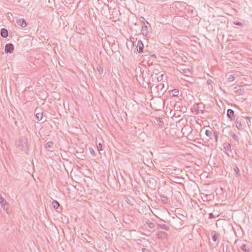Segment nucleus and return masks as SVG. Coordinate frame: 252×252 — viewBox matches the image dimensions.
<instances>
[{
  "label": "nucleus",
  "mask_w": 252,
  "mask_h": 252,
  "mask_svg": "<svg viewBox=\"0 0 252 252\" xmlns=\"http://www.w3.org/2000/svg\"><path fill=\"white\" fill-rule=\"evenodd\" d=\"M171 223L172 226L176 229H180L183 225V221L177 216L172 218Z\"/></svg>",
  "instance_id": "f257e3e1"
},
{
  "label": "nucleus",
  "mask_w": 252,
  "mask_h": 252,
  "mask_svg": "<svg viewBox=\"0 0 252 252\" xmlns=\"http://www.w3.org/2000/svg\"><path fill=\"white\" fill-rule=\"evenodd\" d=\"M143 19L144 20L142 21V22L144 24V26L142 27L141 32L143 35L146 36L148 35L149 32V30L151 29V25L143 18Z\"/></svg>",
  "instance_id": "f03ea898"
},
{
  "label": "nucleus",
  "mask_w": 252,
  "mask_h": 252,
  "mask_svg": "<svg viewBox=\"0 0 252 252\" xmlns=\"http://www.w3.org/2000/svg\"><path fill=\"white\" fill-rule=\"evenodd\" d=\"M236 126L238 130H243L245 127L244 118L237 117L236 119Z\"/></svg>",
  "instance_id": "7ed1b4c3"
},
{
  "label": "nucleus",
  "mask_w": 252,
  "mask_h": 252,
  "mask_svg": "<svg viewBox=\"0 0 252 252\" xmlns=\"http://www.w3.org/2000/svg\"><path fill=\"white\" fill-rule=\"evenodd\" d=\"M204 107L205 106L202 102L199 103H196L193 106V109L196 115L198 114L200 111H201L202 113H203Z\"/></svg>",
  "instance_id": "20e7f679"
},
{
  "label": "nucleus",
  "mask_w": 252,
  "mask_h": 252,
  "mask_svg": "<svg viewBox=\"0 0 252 252\" xmlns=\"http://www.w3.org/2000/svg\"><path fill=\"white\" fill-rule=\"evenodd\" d=\"M227 116L231 121H233L235 119L234 111L231 109H228L227 110Z\"/></svg>",
  "instance_id": "39448f33"
},
{
  "label": "nucleus",
  "mask_w": 252,
  "mask_h": 252,
  "mask_svg": "<svg viewBox=\"0 0 252 252\" xmlns=\"http://www.w3.org/2000/svg\"><path fill=\"white\" fill-rule=\"evenodd\" d=\"M14 50V46L11 43L6 44L5 46L4 51L5 53H12Z\"/></svg>",
  "instance_id": "423d86ee"
},
{
  "label": "nucleus",
  "mask_w": 252,
  "mask_h": 252,
  "mask_svg": "<svg viewBox=\"0 0 252 252\" xmlns=\"http://www.w3.org/2000/svg\"><path fill=\"white\" fill-rule=\"evenodd\" d=\"M144 45L141 40H139L137 42L136 48L137 51L139 53H142L143 52Z\"/></svg>",
  "instance_id": "0eeeda50"
},
{
  "label": "nucleus",
  "mask_w": 252,
  "mask_h": 252,
  "mask_svg": "<svg viewBox=\"0 0 252 252\" xmlns=\"http://www.w3.org/2000/svg\"><path fill=\"white\" fill-rule=\"evenodd\" d=\"M20 142L21 143V146L24 150H26L27 149V139L24 137L21 138L20 140Z\"/></svg>",
  "instance_id": "6e6552de"
},
{
  "label": "nucleus",
  "mask_w": 252,
  "mask_h": 252,
  "mask_svg": "<svg viewBox=\"0 0 252 252\" xmlns=\"http://www.w3.org/2000/svg\"><path fill=\"white\" fill-rule=\"evenodd\" d=\"M16 23L18 25L22 27V28L26 27L27 25V22L24 19L16 20Z\"/></svg>",
  "instance_id": "1a4fd4ad"
},
{
  "label": "nucleus",
  "mask_w": 252,
  "mask_h": 252,
  "mask_svg": "<svg viewBox=\"0 0 252 252\" xmlns=\"http://www.w3.org/2000/svg\"><path fill=\"white\" fill-rule=\"evenodd\" d=\"M157 236L158 238L161 239H166L167 237V234L165 232L163 231H159L157 234Z\"/></svg>",
  "instance_id": "9d476101"
},
{
  "label": "nucleus",
  "mask_w": 252,
  "mask_h": 252,
  "mask_svg": "<svg viewBox=\"0 0 252 252\" xmlns=\"http://www.w3.org/2000/svg\"><path fill=\"white\" fill-rule=\"evenodd\" d=\"M240 248L243 252H250V247L248 245L243 244Z\"/></svg>",
  "instance_id": "9b49d317"
},
{
  "label": "nucleus",
  "mask_w": 252,
  "mask_h": 252,
  "mask_svg": "<svg viewBox=\"0 0 252 252\" xmlns=\"http://www.w3.org/2000/svg\"><path fill=\"white\" fill-rule=\"evenodd\" d=\"M0 35L2 37H6L8 35V32L7 29L5 28H2L0 30Z\"/></svg>",
  "instance_id": "f8f14e48"
},
{
  "label": "nucleus",
  "mask_w": 252,
  "mask_h": 252,
  "mask_svg": "<svg viewBox=\"0 0 252 252\" xmlns=\"http://www.w3.org/2000/svg\"><path fill=\"white\" fill-rule=\"evenodd\" d=\"M160 200L163 204H167L168 202V198L163 195H160Z\"/></svg>",
  "instance_id": "ddd939ff"
},
{
  "label": "nucleus",
  "mask_w": 252,
  "mask_h": 252,
  "mask_svg": "<svg viewBox=\"0 0 252 252\" xmlns=\"http://www.w3.org/2000/svg\"><path fill=\"white\" fill-rule=\"evenodd\" d=\"M53 145V142L52 141H49L47 142L46 144L45 147L47 149H48L49 151H52V150Z\"/></svg>",
  "instance_id": "4468645a"
},
{
  "label": "nucleus",
  "mask_w": 252,
  "mask_h": 252,
  "mask_svg": "<svg viewBox=\"0 0 252 252\" xmlns=\"http://www.w3.org/2000/svg\"><path fill=\"white\" fill-rule=\"evenodd\" d=\"M211 236H212V240L214 242H216L218 240V237L219 235L217 234L216 232L214 231H213L211 232Z\"/></svg>",
  "instance_id": "2eb2a0df"
},
{
  "label": "nucleus",
  "mask_w": 252,
  "mask_h": 252,
  "mask_svg": "<svg viewBox=\"0 0 252 252\" xmlns=\"http://www.w3.org/2000/svg\"><path fill=\"white\" fill-rule=\"evenodd\" d=\"M234 171L237 175V177H241V174H240L239 168L236 165H235V167H234Z\"/></svg>",
  "instance_id": "dca6fc26"
},
{
  "label": "nucleus",
  "mask_w": 252,
  "mask_h": 252,
  "mask_svg": "<svg viewBox=\"0 0 252 252\" xmlns=\"http://www.w3.org/2000/svg\"><path fill=\"white\" fill-rule=\"evenodd\" d=\"M158 228H160L161 229H164V230H167V231L169 230V226H167L165 224H158Z\"/></svg>",
  "instance_id": "f3484780"
},
{
  "label": "nucleus",
  "mask_w": 252,
  "mask_h": 252,
  "mask_svg": "<svg viewBox=\"0 0 252 252\" xmlns=\"http://www.w3.org/2000/svg\"><path fill=\"white\" fill-rule=\"evenodd\" d=\"M241 86H236L234 88V92L236 93L241 94L243 92V90L241 89Z\"/></svg>",
  "instance_id": "a211bd4d"
},
{
  "label": "nucleus",
  "mask_w": 252,
  "mask_h": 252,
  "mask_svg": "<svg viewBox=\"0 0 252 252\" xmlns=\"http://www.w3.org/2000/svg\"><path fill=\"white\" fill-rule=\"evenodd\" d=\"M0 204L1 206L5 209V206L6 204V200L2 197H0Z\"/></svg>",
  "instance_id": "6ab92c4d"
},
{
  "label": "nucleus",
  "mask_w": 252,
  "mask_h": 252,
  "mask_svg": "<svg viewBox=\"0 0 252 252\" xmlns=\"http://www.w3.org/2000/svg\"><path fill=\"white\" fill-rule=\"evenodd\" d=\"M182 72L188 76H189V74H191L189 68H182Z\"/></svg>",
  "instance_id": "aec40b11"
},
{
  "label": "nucleus",
  "mask_w": 252,
  "mask_h": 252,
  "mask_svg": "<svg viewBox=\"0 0 252 252\" xmlns=\"http://www.w3.org/2000/svg\"><path fill=\"white\" fill-rule=\"evenodd\" d=\"M205 134L206 135L209 137L210 139H212V130H209V129H207L206 131H205Z\"/></svg>",
  "instance_id": "412c9836"
},
{
  "label": "nucleus",
  "mask_w": 252,
  "mask_h": 252,
  "mask_svg": "<svg viewBox=\"0 0 252 252\" xmlns=\"http://www.w3.org/2000/svg\"><path fill=\"white\" fill-rule=\"evenodd\" d=\"M52 206L55 209H58L60 206L59 203L56 200H53L52 202Z\"/></svg>",
  "instance_id": "4be33fe9"
},
{
  "label": "nucleus",
  "mask_w": 252,
  "mask_h": 252,
  "mask_svg": "<svg viewBox=\"0 0 252 252\" xmlns=\"http://www.w3.org/2000/svg\"><path fill=\"white\" fill-rule=\"evenodd\" d=\"M223 148L227 151H231V145L230 144L226 143L223 145Z\"/></svg>",
  "instance_id": "5701e85b"
},
{
  "label": "nucleus",
  "mask_w": 252,
  "mask_h": 252,
  "mask_svg": "<svg viewBox=\"0 0 252 252\" xmlns=\"http://www.w3.org/2000/svg\"><path fill=\"white\" fill-rule=\"evenodd\" d=\"M96 69L100 74H101L103 72V68L100 65H98L96 66Z\"/></svg>",
  "instance_id": "b1692460"
},
{
  "label": "nucleus",
  "mask_w": 252,
  "mask_h": 252,
  "mask_svg": "<svg viewBox=\"0 0 252 252\" xmlns=\"http://www.w3.org/2000/svg\"><path fill=\"white\" fill-rule=\"evenodd\" d=\"M219 134V132L218 131H217L216 130L214 131V136L215 141L216 142H218V141Z\"/></svg>",
  "instance_id": "393cba45"
},
{
  "label": "nucleus",
  "mask_w": 252,
  "mask_h": 252,
  "mask_svg": "<svg viewBox=\"0 0 252 252\" xmlns=\"http://www.w3.org/2000/svg\"><path fill=\"white\" fill-rule=\"evenodd\" d=\"M36 118L38 121H40L43 117L42 113H37L36 114Z\"/></svg>",
  "instance_id": "a878e982"
},
{
  "label": "nucleus",
  "mask_w": 252,
  "mask_h": 252,
  "mask_svg": "<svg viewBox=\"0 0 252 252\" xmlns=\"http://www.w3.org/2000/svg\"><path fill=\"white\" fill-rule=\"evenodd\" d=\"M173 96H177L179 94V91L177 89H174L172 91Z\"/></svg>",
  "instance_id": "bb28decb"
},
{
  "label": "nucleus",
  "mask_w": 252,
  "mask_h": 252,
  "mask_svg": "<svg viewBox=\"0 0 252 252\" xmlns=\"http://www.w3.org/2000/svg\"><path fill=\"white\" fill-rule=\"evenodd\" d=\"M232 137L233 138V139L236 141V142H239V138L237 136V135L236 134H235L234 133H233L232 134Z\"/></svg>",
  "instance_id": "cd10ccee"
},
{
  "label": "nucleus",
  "mask_w": 252,
  "mask_h": 252,
  "mask_svg": "<svg viewBox=\"0 0 252 252\" xmlns=\"http://www.w3.org/2000/svg\"><path fill=\"white\" fill-rule=\"evenodd\" d=\"M157 122L159 126H162L163 124V120L161 118H158L157 120Z\"/></svg>",
  "instance_id": "c85d7f7f"
},
{
  "label": "nucleus",
  "mask_w": 252,
  "mask_h": 252,
  "mask_svg": "<svg viewBox=\"0 0 252 252\" xmlns=\"http://www.w3.org/2000/svg\"><path fill=\"white\" fill-rule=\"evenodd\" d=\"M235 77L234 75H230L228 78V81L230 82L234 81L235 80Z\"/></svg>",
  "instance_id": "c756f323"
},
{
  "label": "nucleus",
  "mask_w": 252,
  "mask_h": 252,
  "mask_svg": "<svg viewBox=\"0 0 252 252\" xmlns=\"http://www.w3.org/2000/svg\"><path fill=\"white\" fill-rule=\"evenodd\" d=\"M97 147L99 151L102 150V145L101 143H99L97 146Z\"/></svg>",
  "instance_id": "7c9ffc66"
},
{
  "label": "nucleus",
  "mask_w": 252,
  "mask_h": 252,
  "mask_svg": "<svg viewBox=\"0 0 252 252\" xmlns=\"http://www.w3.org/2000/svg\"><path fill=\"white\" fill-rule=\"evenodd\" d=\"M148 226L150 228H154L155 227V224L154 223L150 222L148 223Z\"/></svg>",
  "instance_id": "2f4dec72"
},
{
  "label": "nucleus",
  "mask_w": 252,
  "mask_h": 252,
  "mask_svg": "<svg viewBox=\"0 0 252 252\" xmlns=\"http://www.w3.org/2000/svg\"><path fill=\"white\" fill-rule=\"evenodd\" d=\"M90 153L92 155H93V156L95 155H94L95 152H94V150H93V149H92V148L91 149H90Z\"/></svg>",
  "instance_id": "473e14b6"
},
{
  "label": "nucleus",
  "mask_w": 252,
  "mask_h": 252,
  "mask_svg": "<svg viewBox=\"0 0 252 252\" xmlns=\"http://www.w3.org/2000/svg\"><path fill=\"white\" fill-rule=\"evenodd\" d=\"M209 218L210 219H213L215 218V217L214 216V215L212 213L209 214Z\"/></svg>",
  "instance_id": "72a5a7b5"
},
{
  "label": "nucleus",
  "mask_w": 252,
  "mask_h": 252,
  "mask_svg": "<svg viewBox=\"0 0 252 252\" xmlns=\"http://www.w3.org/2000/svg\"><path fill=\"white\" fill-rule=\"evenodd\" d=\"M149 250L147 249L146 248H142V252H148Z\"/></svg>",
  "instance_id": "f704fd0d"
},
{
  "label": "nucleus",
  "mask_w": 252,
  "mask_h": 252,
  "mask_svg": "<svg viewBox=\"0 0 252 252\" xmlns=\"http://www.w3.org/2000/svg\"><path fill=\"white\" fill-rule=\"evenodd\" d=\"M235 24L237 26H242V25H243V24L240 22L236 23H235Z\"/></svg>",
  "instance_id": "c9c22d12"
},
{
  "label": "nucleus",
  "mask_w": 252,
  "mask_h": 252,
  "mask_svg": "<svg viewBox=\"0 0 252 252\" xmlns=\"http://www.w3.org/2000/svg\"><path fill=\"white\" fill-rule=\"evenodd\" d=\"M152 57L154 58H156V55L155 54L152 55Z\"/></svg>",
  "instance_id": "e433bc0d"
},
{
  "label": "nucleus",
  "mask_w": 252,
  "mask_h": 252,
  "mask_svg": "<svg viewBox=\"0 0 252 252\" xmlns=\"http://www.w3.org/2000/svg\"><path fill=\"white\" fill-rule=\"evenodd\" d=\"M246 118H247V119H249V120H250V119H251V117H247Z\"/></svg>",
  "instance_id": "4c0bfd02"
},
{
  "label": "nucleus",
  "mask_w": 252,
  "mask_h": 252,
  "mask_svg": "<svg viewBox=\"0 0 252 252\" xmlns=\"http://www.w3.org/2000/svg\"><path fill=\"white\" fill-rule=\"evenodd\" d=\"M207 83L208 84H209V83H210V81H209V80H207Z\"/></svg>",
  "instance_id": "58836bf2"
},
{
  "label": "nucleus",
  "mask_w": 252,
  "mask_h": 252,
  "mask_svg": "<svg viewBox=\"0 0 252 252\" xmlns=\"http://www.w3.org/2000/svg\"><path fill=\"white\" fill-rule=\"evenodd\" d=\"M207 83L208 84H209V83H210V81H209V80H207Z\"/></svg>",
  "instance_id": "ea45409f"
},
{
  "label": "nucleus",
  "mask_w": 252,
  "mask_h": 252,
  "mask_svg": "<svg viewBox=\"0 0 252 252\" xmlns=\"http://www.w3.org/2000/svg\"><path fill=\"white\" fill-rule=\"evenodd\" d=\"M226 252H230V251H229L228 252L227 251V249H226Z\"/></svg>",
  "instance_id": "a19ab883"
}]
</instances>
